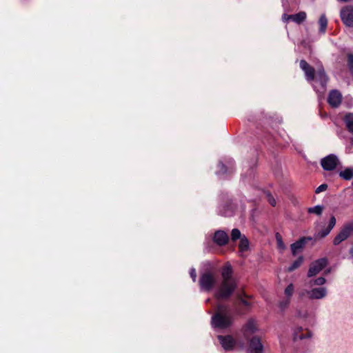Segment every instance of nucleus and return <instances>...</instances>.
I'll return each instance as SVG.
<instances>
[{"instance_id": "40", "label": "nucleus", "mask_w": 353, "mask_h": 353, "mask_svg": "<svg viewBox=\"0 0 353 353\" xmlns=\"http://www.w3.org/2000/svg\"><path fill=\"white\" fill-rule=\"evenodd\" d=\"M241 302H242V303H243V305H248V301H245V300H242V301H241Z\"/></svg>"}, {"instance_id": "30", "label": "nucleus", "mask_w": 353, "mask_h": 353, "mask_svg": "<svg viewBox=\"0 0 353 353\" xmlns=\"http://www.w3.org/2000/svg\"><path fill=\"white\" fill-rule=\"evenodd\" d=\"M241 234L239 230L235 228L232 230L231 238L232 241H236L239 239H241Z\"/></svg>"}, {"instance_id": "42", "label": "nucleus", "mask_w": 353, "mask_h": 353, "mask_svg": "<svg viewBox=\"0 0 353 353\" xmlns=\"http://www.w3.org/2000/svg\"><path fill=\"white\" fill-rule=\"evenodd\" d=\"M330 221H336L335 218L334 216H332L331 219H330Z\"/></svg>"}, {"instance_id": "20", "label": "nucleus", "mask_w": 353, "mask_h": 353, "mask_svg": "<svg viewBox=\"0 0 353 353\" xmlns=\"http://www.w3.org/2000/svg\"><path fill=\"white\" fill-rule=\"evenodd\" d=\"M326 283V279L323 277L320 276L314 279H312L309 281L308 285L310 287H312L314 285H318L320 287H323V285Z\"/></svg>"}, {"instance_id": "4", "label": "nucleus", "mask_w": 353, "mask_h": 353, "mask_svg": "<svg viewBox=\"0 0 353 353\" xmlns=\"http://www.w3.org/2000/svg\"><path fill=\"white\" fill-rule=\"evenodd\" d=\"M339 163V160L335 154H329L323 158L321 161V165L324 170L332 171Z\"/></svg>"}, {"instance_id": "9", "label": "nucleus", "mask_w": 353, "mask_h": 353, "mask_svg": "<svg viewBox=\"0 0 353 353\" xmlns=\"http://www.w3.org/2000/svg\"><path fill=\"white\" fill-rule=\"evenodd\" d=\"M218 339L221 343L222 347L225 351H230L234 348L236 345V341L234 339L232 336H218Z\"/></svg>"}, {"instance_id": "18", "label": "nucleus", "mask_w": 353, "mask_h": 353, "mask_svg": "<svg viewBox=\"0 0 353 353\" xmlns=\"http://www.w3.org/2000/svg\"><path fill=\"white\" fill-rule=\"evenodd\" d=\"M316 76H317V78L319 79V81H321V83L322 84V85L324 87L325 86L327 81H328V77L326 75L325 71H324V69L323 68H321L316 72Z\"/></svg>"}, {"instance_id": "15", "label": "nucleus", "mask_w": 353, "mask_h": 353, "mask_svg": "<svg viewBox=\"0 0 353 353\" xmlns=\"http://www.w3.org/2000/svg\"><path fill=\"white\" fill-rule=\"evenodd\" d=\"M306 243L305 239H301L291 245L292 253L295 256L299 252H300L304 247Z\"/></svg>"}, {"instance_id": "31", "label": "nucleus", "mask_w": 353, "mask_h": 353, "mask_svg": "<svg viewBox=\"0 0 353 353\" xmlns=\"http://www.w3.org/2000/svg\"><path fill=\"white\" fill-rule=\"evenodd\" d=\"M308 212L310 213H314L316 214H321L323 212V207L321 205H316L313 208H309Z\"/></svg>"}, {"instance_id": "33", "label": "nucleus", "mask_w": 353, "mask_h": 353, "mask_svg": "<svg viewBox=\"0 0 353 353\" xmlns=\"http://www.w3.org/2000/svg\"><path fill=\"white\" fill-rule=\"evenodd\" d=\"M265 197L272 206H275L276 204V199L269 192L265 193Z\"/></svg>"}, {"instance_id": "34", "label": "nucleus", "mask_w": 353, "mask_h": 353, "mask_svg": "<svg viewBox=\"0 0 353 353\" xmlns=\"http://www.w3.org/2000/svg\"><path fill=\"white\" fill-rule=\"evenodd\" d=\"M296 316L300 319H307L309 316V313L307 310H304L302 312L300 310H298L296 312Z\"/></svg>"}, {"instance_id": "41", "label": "nucleus", "mask_w": 353, "mask_h": 353, "mask_svg": "<svg viewBox=\"0 0 353 353\" xmlns=\"http://www.w3.org/2000/svg\"><path fill=\"white\" fill-rule=\"evenodd\" d=\"M224 214H225V216H230V212L225 211V212H224Z\"/></svg>"}, {"instance_id": "35", "label": "nucleus", "mask_w": 353, "mask_h": 353, "mask_svg": "<svg viewBox=\"0 0 353 353\" xmlns=\"http://www.w3.org/2000/svg\"><path fill=\"white\" fill-rule=\"evenodd\" d=\"M290 303V300L286 299L285 300L282 301L279 303V307H281V309L284 310L289 305Z\"/></svg>"}, {"instance_id": "16", "label": "nucleus", "mask_w": 353, "mask_h": 353, "mask_svg": "<svg viewBox=\"0 0 353 353\" xmlns=\"http://www.w3.org/2000/svg\"><path fill=\"white\" fill-rule=\"evenodd\" d=\"M344 122L345 123L347 130L353 134V114L348 113L344 117ZM351 143H353V137L351 139Z\"/></svg>"}, {"instance_id": "19", "label": "nucleus", "mask_w": 353, "mask_h": 353, "mask_svg": "<svg viewBox=\"0 0 353 353\" xmlns=\"http://www.w3.org/2000/svg\"><path fill=\"white\" fill-rule=\"evenodd\" d=\"M339 176L345 180H350L353 177V168H347L339 172Z\"/></svg>"}, {"instance_id": "5", "label": "nucleus", "mask_w": 353, "mask_h": 353, "mask_svg": "<svg viewBox=\"0 0 353 353\" xmlns=\"http://www.w3.org/2000/svg\"><path fill=\"white\" fill-rule=\"evenodd\" d=\"M327 264V260L326 258L319 259L311 263L308 272L307 276L312 277L319 274Z\"/></svg>"}, {"instance_id": "25", "label": "nucleus", "mask_w": 353, "mask_h": 353, "mask_svg": "<svg viewBox=\"0 0 353 353\" xmlns=\"http://www.w3.org/2000/svg\"><path fill=\"white\" fill-rule=\"evenodd\" d=\"M341 231L348 238L351 234H353V222H349L342 229Z\"/></svg>"}, {"instance_id": "23", "label": "nucleus", "mask_w": 353, "mask_h": 353, "mask_svg": "<svg viewBox=\"0 0 353 353\" xmlns=\"http://www.w3.org/2000/svg\"><path fill=\"white\" fill-rule=\"evenodd\" d=\"M303 262V257L299 256L296 260H295L290 266L288 267V271L292 272L296 269L299 268Z\"/></svg>"}, {"instance_id": "7", "label": "nucleus", "mask_w": 353, "mask_h": 353, "mask_svg": "<svg viewBox=\"0 0 353 353\" xmlns=\"http://www.w3.org/2000/svg\"><path fill=\"white\" fill-rule=\"evenodd\" d=\"M343 100V96L338 90H332L328 94L327 103L329 105L334 108H338Z\"/></svg>"}, {"instance_id": "21", "label": "nucleus", "mask_w": 353, "mask_h": 353, "mask_svg": "<svg viewBox=\"0 0 353 353\" xmlns=\"http://www.w3.org/2000/svg\"><path fill=\"white\" fill-rule=\"evenodd\" d=\"M239 251L243 252L247 251L249 248V241L248 239L243 236L240 239V243L239 245Z\"/></svg>"}, {"instance_id": "27", "label": "nucleus", "mask_w": 353, "mask_h": 353, "mask_svg": "<svg viewBox=\"0 0 353 353\" xmlns=\"http://www.w3.org/2000/svg\"><path fill=\"white\" fill-rule=\"evenodd\" d=\"M347 237L345 235V234L341 230L340 232L335 236L334 239V245H339L342 241L347 239Z\"/></svg>"}, {"instance_id": "6", "label": "nucleus", "mask_w": 353, "mask_h": 353, "mask_svg": "<svg viewBox=\"0 0 353 353\" xmlns=\"http://www.w3.org/2000/svg\"><path fill=\"white\" fill-rule=\"evenodd\" d=\"M307 296L311 299H323L327 295V289L325 287L312 288L305 291Z\"/></svg>"}, {"instance_id": "1", "label": "nucleus", "mask_w": 353, "mask_h": 353, "mask_svg": "<svg viewBox=\"0 0 353 353\" xmlns=\"http://www.w3.org/2000/svg\"><path fill=\"white\" fill-rule=\"evenodd\" d=\"M221 283L218 288L215 296L217 299L230 297L236 288L235 279L232 277V268L230 264L223 266L221 271Z\"/></svg>"}, {"instance_id": "14", "label": "nucleus", "mask_w": 353, "mask_h": 353, "mask_svg": "<svg viewBox=\"0 0 353 353\" xmlns=\"http://www.w3.org/2000/svg\"><path fill=\"white\" fill-rule=\"evenodd\" d=\"M302 331L301 327H298L295 329L293 332V339L294 341L302 340L305 339H310L312 337V334L311 332L308 331L306 334H301Z\"/></svg>"}, {"instance_id": "2", "label": "nucleus", "mask_w": 353, "mask_h": 353, "mask_svg": "<svg viewBox=\"0 0 353 353\" xmlns=\"http://www.w3.org/2000/svg\"><path fill=\"white\" fill-rule=\"evenodd\" d=\"M212 326L214 328L225 329L232 323V317L227 306L219 305L216 313L212 316Z\"/></svg>"}, {"instance_id": "24", "label": "nucleus", "mask_w": 353, "mask_h": 353, "mask_svg": "<svg viewBox=\"0 0 353 353\" xmlns=\"http://www.w3.org/2000/svg\"><path fill=\"white\" fill-rule=\"evenodd\" d=\"M257 330L256 323L255 321L250 320L245 325V330L250 334L255 332Z\"/></svg>"}, {"instance_id": "13", "label": "nucleus", "mask_w": 353, "mask_h": 353, "mask_svg": "<svg viewBox=\"0 0 353 353\" xmlns=\"http://www.w3.org/2000/svg\"><path fill=\"white\" fill-rule=\"evenodd\" d=\"M214 242L218 245H225L229 241L228 234L223 230H218L214 233Z\"/></svg>"}, {"instance_id": "8", "label": "nucleus", "mask_w": 353, "mask_h": 353, "mask_svg": "<svg viewBox=\"0 0 353 353\" xmlns=\"http://www.w3.org/2000/svg\"><path fill=\"white\" fill-rule=\"evenodd\" d=\"M341 17L344 24L348 27H353V7L346 6L341 11Z\"/></svg>"}, {"instance_id": "37", "label": "nucleus", "mask_w": 353, "mask_h": 353, "mask_svg": "<svg viewBox=\"0 0 353 353\" xmlns=\"http://www.w3.org/2000/svg\"><path fill=\"white\" fill-rule=\"evenodd\" d=\"M190 275L191 278L192 279L193 281L194 282L196 279V270L194 268H191L190 271Z\"/></svg>"}, {"instance_id": "38", "label": "nucleus", "mask_w": 353, "mask_h": 353, "mask_svg": "<svg viewBox=\"0 0 353 353\" xmlns=\"http://www.w3.org/2000/svg\"><path fill=\"white\" fill-rule=\"evenodd\" d=\"M292 17V14H284L282 16V19L284 22H288L289 21H291V17Z\"/></svg>"}, {"instance_id": "22", "label": "nucleus", "mask_w": 353, "mask_h": 353, "mask_svg": "<svg viewBox=\"0 0 353 353\" xmlns=\"http://www.w3.org/2000/svg\"><path fill=\"white\" fill-rule=\"evenodd\" d=\"M319 24L320 26V32L322 33H324L326 30L327 26V19L325 14H322L319 20Z\"/></svg>"}, {"instance_id": "11", "label": "nucleus", "mask_w": 353, "mask_h": 353, "mask_svg": "<svg viewBox=\"0 0 353 353\" xmlns=\"http://www.w3.org/2000/svg\"><path fill=\"white\" fill-rule=\"evenodd\" d=\"M336 222H329L327 225H319L314 236L316 239H321L326 236L332 228Z\"/></svg>"}, {"instance_id": "28", "label": "nucleus", "mask_w": 353, "mask_h": 353, "mask_svg": "<svg viewBox=\"0 0 353 353\" xmlns=\"http://www.w3.org/2000/svg\"><path fill=\"white\" fill-rule=\"evenodd\" d=\"M347 237L345 235V234L341 230L340 232L335 236L334 239V245H339L342 241L347 239Z\"/></svg>"}, {"instance_id": "39", "label": "nucleus", "mask_w": 353, "mask_h": 353, "mask_svg": "<svg viewBox=\"0 0 353 353\" xmlns=\"http://www.w3.org/2000/svg\"><path fill=\"white\" fill-rule=\"evenodd\" d=\"M350 254L351 255V257L353 258V245L352 248L350 250Z\"/></svg>"}, {"instance_id": "10", "label": "nucleus", "mask_w": 353, "mask_h": 353, "mask_svg": "<svg viewBox=\"0 0 353 353\" xmlns=\"http://www.w3.org/2000/svg\"><path fill=\"white\" fill-rule=\"evenodd\" d=\"M263 346L257 337H253L249 343L248 353H263Z\"/></svg>"}, {"instance_id": "29", "label": "nucleus", "mask_w": 353, "mask_h": 353, "mask_svg": "<svg viewBox=\"0 0 353 353\" xmlns=\"http://www.w3.org/2000/svg\"><path fill=\"white\" fill-rule=\"evenodd\" d=\"M276 239L278 248L281 250H283L285 248V246L283 242L281 236L279 233L276 234Z\"/></svg>"}, {"instance_id": "17", "label": "nucleus", "mask_w": 353, "mask_h": 353, "mask_svg": "<svg viewBox=\"0 0 353 353\" xmlns=\"http://www.w3.org/2000/svg\"><path fill=\"white\" fill-rule=\"evenodd\" d=\"M306 13L303 11H301L299 12V13L292 14V17H291V21H294L297 24H301L306 19Z\"/></svg>"}, {"instance_id": "3", "label": "nucleus", "mask_w": 353, "mask_h": 353, "mask_svg": "<svg viewBox=\"0 0 353 353\" xmlns=\"http://www.w3.org/2000/svg\"><path fill=\"white\" fill-rule=\"evenodd\" d=\"M216 283V276L211 272H205L201 274L199 280L201 289L209 292Z\"/></svg>"}, {"instance_id": "32", "label": "nucleus", "mask_w": 353, "mask_h": 353, "mask_svg": "<svg viewBox=\"0 0 353 353\" xmlns=\"http://www.w3.org/2000/svg\"><path fill=\"white\" fill-rule=\"evenodd\" d=\"M347 65L349 68V70L353 76V54H347Z\"/></svg>"}, {"instance_id": "26", "label": "nucleus", "mask_w": 353, "mask_h": 353, "mask_svg": "<svg viewBox=\"0 0 353 353\" xmlns=\"http://www.w3.org/2000/svg\"><path fill=\"white\" fill-rule=\"evenodd\" d=\"M294 292V285L292 283H290L284 290V294L288 299H291Z\"/></svg>"}, {"instance_id": "12", "label": "nucleus", "mask_w": 353, "mask_h": 353, "mask_svg": "<svg viewBox=\"0 0 353 353\" xmlns=\"http://www.w3.org/2000/svg\"><path fill=\"white\" fill-rule=\"evenodd\" d=\"M300 68L304 71L306 79L307 81H311L314 79L315 71L314 69L310 66L306 61L301 60L300 61Z\"/></svg>"}, {"instance_id": "36", "label": "nucleus", "mask_w": 353, "mask_h": 353, "mask_svg": "<svg viewBox=\"0 0 353 353\" xmlns=\"http://www.w3.org/2000/svg\"><path fill=\"white\" fill-rule=\"evenodd\" d=\"M327 188V184H321V185H319L315 190V192L316 194H319L323 191H325L326 190Z\"/></svg>"}]
</instances>
